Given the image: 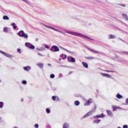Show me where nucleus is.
Returning <instances> with one entry per match:
<instances>
[{"instance_id":"f257e3e1","label":"nucleus","mask_w":128,"mask_h":128,"mask_svg":"<svg viewBox=\"0 0 128 128\" xmlns=\"http://www.w3.org/2000/svg\"><path fill=\"white\" fill-rule=\"evenodd\" d=\"M65 32L67 34H72V36H80V38H87V40H94L92 38L86 36V35H84V34L76 32H74L70 31L68 30H64Z\"/></svg>"},{"instance_id":"f03ea898","label":"nucleus","mask_w":128,"mask_h":128,"mask_svg":"<svg viewBox=\"0 0 128 128\" xmlns=\"http://www.w3.org/2000/svg\"><path fill=\"white\" fill-rule=\"evenodd\" d=\"M18 34L19 36H20L21 38H28V34L24 33V30H21L20 31Z\"/></svg>"},{"instance_id":"7ed1b4c3","label":"nucleus","mask_w":128,"mask_h":128,"mask_svg":"<svg viewBox=\"0 0 128 128\" xmlns=\"http://www.w3.org/2000/svg\"><path fill=\"white\" fill-rule=\"evenodd\" d=\"M44 26H46V28H50V30H55V32H60V34H64V32H62L61 30H59L56 29L55 28H54L53 27H52L50 26H48V25L44 24Z\"/></svg>"},{"instance_id":"20e7f679","label":"nucleus","mask_w":128,"mask_h":128,"mask_svg":"<svg viewBox=\"0 0 128 128\" xmlns=\"http://www.w3.org/2000/svg\"><path fill=\"white\" fill-rule=\"evenodd\" d=\"M50 50L51 52H60V48H58V47L56 46H52L50 49Z\"/></svg>"},{"instance_id":"39448f33","label":"nucleus","mask_w":128,"mask_h":128,"mask_svg":"<svg viewBox=\"0 0 128 128\" xmlns=\"http://www.w3.org/2000/svg\"><path fill=\"white\" fill-rule=\"evenodd\" d=\"M25 46L28 48H30V50H34L35 48L34 46L30 42H26Z\"/></svg>"},{"instance_id":"423d86ee","label":"nucleus","mask_w":128,"mask_h":128,"mask_svg":"<svg viewBox=\"0 0 128 128\" xmlns=\"http://www.w3.org/2000/svg\"><path fill=\"white\" fill-rule=\"evenodd\" d=\"M0 54H4V56H6L7 58H12V55L0 50Z\"/></svg>"},{"instance_id":"0eeeda50","label":"nucleus","mask_w":128,"mask_h":128,"mask_svg":"<svg viewBox=\"0 0 128 128\" xmlns=\"http://www.w3.org/2000/svg\"><path fill=\"white\" fill-rule=\"evenodd\" d=\"M94 112V110H91L85 114L83 118H88V116H92Z\"/></svg>"},{"instance_id":"6e6552de","label":"nucleus","mask_w":128,"mask_h":128,"mask_svg":"<svg viewBox=\"0 0 128 128\" xmlns=\"http://www.w3.org/2000/svg\"><path fill=\"white\" fill-rule=\"evenodd\" d=\"M68 62H76V59L74 58H72V56H68Z\"/></svg>"},{"instance_id":"1a4fd4ad","label":"nucleus","mask_w":128,"mask_h":128,"mask_svg":"<svg viewBox=\"0 0 128 128\" xmlns=\"http://www.w3.org/2000/svg\"><path fill=\"white\" fill-rule=\"evenodd\" d=\"M92 98H90L86 102V104L84 105L85 106H90V104H92Z\"/></svg>"},{"instance_id":"9d476101","label":"nucleus","mask_w":128,"mask_h":128,"mask_svg":"<svg viewBox=\"0 0 128 128\" xmlns=\"http://www.w3.org/2000/svg\"><path fill=\"white\" fill-rule=\"evenodd\" d=\"M116 58L118 59V60H116L118 62H124V60L118 56H116Z\"/></svg>"},{"instance_id":"9b49d317","label":"nucleus","mask_w":128,"mask_h":128,"mask_svg":"<svg viewBox=\"0 0 128 128\" xmlns=\"http://www.w3.org/2000/svg\"><path fill=\"white\" fill-rule=\"evenodd\" d=\"M86 48H88L90 50V52H94V54H100V52H98V51L94 50L92 49H90V48H88V47H86Z\"/></svg>"},{"instance_id":"f8f14e48","label":"nucleus","mask_w":128,"mask_h":128,"mask_svg":"<svg viewBox=\"0 0 128 128\" xmlns=\"http://www.w3.org/2000/svg\"><path fill=\"white\" fill-rule=\"evenodd\" d=\"M86 48H88L90 50V52H94V54H100V52H98V51L94 50L92 49H90V48H88V47H86Z\"/></svg>"},{"instance_id":"ddd939ff","label":"nucleus","mask_w":128,"mask_h":128,"mask_svg":"<svg viewBox=\"0 0 128 128\" xmlns=\"http://www.w3.org/2000/svg\"><path fill=\"white\" fill-rule=\"evenodd\" d=\"M32 68L30 66H25L24 68V70L26 72H30V70Z\"/></svg>"},{"instance_id":"4468645a","label":"nucleus","mask_w":128,"mask_h":128,"mask_svg":"<svg viewBox=\"0 0 128 128\" xmlns=\"http://www.w3.org/2000/svg\"><path fill=\"white\" fill-rule=\"evenodd\" d=\"M94 118H104V114H101L100 115H97L94 116Z\"/></svg>"},{"instance_id":"2eb2a0df","label":"nucleus","mask_w":128,"mask_h":128,"mask_svg":"<svg viewBox=\"0 0 128 128\" xmlns=\"http://www.w3.org/2000/svg\"><path fill=\"white\" fill-rule=\"evenodd\" d=\"M106 112H107L108 114L110 116H114V114H112V112H111L110 110H106Z\"/></svg>"},{"instance_id":"dca6fc26","label":"nucleus","mask_w":128,"mask_h":128,"mask_svg":"<svg viewBox=\"0 0 128 128\" xmlns=\"http://www.w3.org/2000/svg\"><path fill=\"white\" fill-rule=\"evenodd\" d=\"M116 38V36L111 34L110 35L109 38H108V40H110V38L112 39V38Z\"/></svg>"},{"instance_id":"f3484780","label":"nucleus","mask_w":128,"mask_h":128,"mask_svg":"<svg viewBox=\"0 0 128 128\" xmlns=\"http://www.w3.org/2000/svg\"><path fill=\"white\" fill-rule=\"evenodd\" d=\"M36 66H38V68H42L44 66V64L38 62V64H37Z\"/></svg>"},{"instance_id":"a211bd4d","label":"nucleus","mask_w":128,"mask_h":128,"mask_svg":"<svg viewBox=\"0 0 128 128\" xmlns=\"http://www.w3.org/2000/svg\"><path fill=\"white\" fill-rule=\"evenodd\" d=\"M52 100H60V98H58V96H52Z\"/></svg>"},{"instance_id":"6ab92c4d","label":"nucleus","mask_w":128,"mask_h":128,"mask_svg":"<svg viewBox=\"0 0 128 128\" xmlns=\"http://www.w3.org/2000/svg\"><path fill=\"white\" fill-rule=\"evenodd\" d=\"M82 64H83L84 66L86 68H88V65L86 62H82Z\"/></svg>"},{"instance_id":"aec40b11","label":"nucleus","mask_w":128,"mask_h":128,"mask_svg":"<svg viewBox=\"0 0 128 128\" xmlns=\"http://www.w3.org/2000/svg\"><path fill=\"white\" fill-rule=\"evenodd\" d=\"M69 128L68 123V122H65V123L64 124L63 128Z\"/></svg>"},{"instance_id":"412c9836","label":"nucleus","mask_w":128,"mask_h":128,"mask_svg":"<svg viewBox=\"0 0 128 128\" xmlns=\"http://www.w3.org/2000/svg\"><path fill=\"white\" fill-rule=\"evenodd\" d=\"M101 74L102 76H106L107 78H110V75L106 74L101 73Z\"/></svg>"},{"instance_id":"4be33fe9","label":"nucleus","mask_w":128,"mask_h":128,"mask_svg":"<svg viewBox=\"0 0 128 128\" xmlns=\"http://www.w3.org/2000/svg\"><path fill=\"white\" fill-rule=\"evenodd\" d=\"M122 16L124 18V20H126L128 21V16H126V14H122Z\"/></svg>"},{"instance_id":"5701e85b","label":"nucleus","mask_w":128,"mask_h":128,"mask_svg":"<svg viewBox=\"0 0 128 128\" xmlns=\"http://www.w3.org/2000/svg\"><path fill=\"white\" fill-rule=\"evenodd\" d=\"M100 120H96L93 122V124H100Z\"/></svg>"},{"instance_id":"b1692460","label":"nucleus","mask_w":128,"mask_h":128,"mask_svg":"<svg viewBox=\"0 0 128 128\" xmlns=\"http://www.w3.org/2000/svg\"><path fill=\"white\" fill-rule=\"evenodd\" d=\"M11 26H13V28L14 30H16V28H18V26H16V23H12V24H11Z\"/></svg>"},{"instance_id":"393cba45","label":"nucleus","mask_w":128,"mask_h":128,"mask_svg":"<svg viewBox=\"0 0 128 128\" xmlns=\"http://www.w3.org/2000/svg\"><path fill=\"white\" fill-rule=\"evenodd\" d=\"M64 50H65V52H69L70 54H74V52H72L71 51H70L68 50V49H66L65 48H62Z\"/></svg>"},{"instance_id":"a878e982","label":"nucleus","mask_w":128,"mask_h":128,"mask_svg":"<svg viewBox=\"0 0 128 128\" xmlns=\"http://www.w3.org/2000/svg\"><path fill=\"white\" fill-rule=\"evenodd\" d=\"M116 98H118L120 99V98H122L123 96H122L120 95V94H116Z\"/></svg>"},{"instance_id":"bb28decb","label":"nucleus","mask_w":128,"mask_h":128,"mask_svg":"<svg viewBox=\"0 0 128 128\" xmlns=\"http://www.w3.org/2000/svg\"><path fill=\"white\" fill-rule=\"evenodd\" d=\"M3 20H10V18H8V16H3Z\"/></svg>"},{"instance_id":"cd10ccee","label":"nucleus","mask_w":128,"mask_h":128,"mask_svg":"<svg viewBox=\"0 0 128 128\" xmlns=\"http://www.w3.org/2000/svg\"><path fill=\"white\" fill-rule=\"evenodd\" d=\"M86 60H94V58L92 56H88V57H86Z\"/></svg>"},{"instance_id":"c85d7f7f","label":"nucleus","mask_w":128,"mask_h":128,"mask_svg":"<svg viewBox=\"0 0 128 128\" xmlns=\"http://www.w3.org/2000/svg\"><path fill=\"white\" fill-rule=\"evenodd\" d=\"M75 106H80V102L78 100H76L74 102Z\"/></svg>"},{"instance_id":"c756f323","label":"nucleus","mask_w":128,"mask_h":128,"mask_svg":"<svg viewBox=\"0 0 128 128\" xmlns=\"http://www.w3.org/2000/svg\"><path fill=\"white\" fill-rule=\"evenodd\" d=\"M4 32H8V27H5L4 28Z\"/></svg>"},{"instance_id":"7c9ffc66","label":"nucleus","mask_w":128,"mask_h":128,"mask_svg":"<svg viewBox=\"0 0 128 128\" xmlns=\"http://www.w3.org/2000/svg\"><path fill=\"white\" fill-rule=\"evenodd\" d=\"M112 108L114 112H116V108H118V107H116V106H112Z\"/></svg>"},{"instance_id":"2f4dec72","label":"nucleus","mask_w":128,"mask_h":128,"mask_svg":"<svg viewBox=\"0 0 128 128\" xmlns=\"http://www.w3.org/2000/svg\"><path fill=\"white\" fill-rule=\"evenodd\" d=\"M22 2H26V4H30V2L28 0H21Z\"/></svg>"},{"instance_id":"473e14b6","label":"nucleus","mask_w":128,"mask_h":128,"mask_svg":"<svg viewBox=\"0 0 128 128\" xmlns=\"http://www.w3.org/2000/svg\"><path fill=\"white\" fill-rule=\"evenodd\" d=\"M104 72H114V71L110 70H104Z\"/></svg>"},{"instance_id":"72a5a7b5","label":"nucleus","mask_w":128,"mask_h":128,"mask_svg":"<svg viewBox=\"0 0 128 128\" xmlns=\"http://www.w3.org/2000/svg\"><path fill=\"white\" fill-rule=\"evenodd\" d=\"M4 106V102H0V108H2Z\"/></svg>"},{"instance_id":"f704fd0d","label":"nucleus","mask_w":128,"mask_h":128,"mask_svg":"<svg viewBox=\"0 0 128 128\" xmlns=\"http://www.w3.org/2000/svg\"><path fill=\"white\" fill-rule=\"evenodd\" d=\"M40 49L41 50V51L42 52L44 50H46V48L44 47H40Z\"/></svg>"},{"instance_id":"c9c22d12","label":"nucleus","mask_w":128,"mask_h":128,"mask_svg":"<svg viewBox=\"0 0 128 128\" xmlns=\"http://www.w3.org/2000/svg\"><path fill=\"white\" fill-rule=\"evenodd\" d=\"M46 112L47 114H50V110L49 108H46Z\"/></svg>"},{"instance_id":"e433bc0d","label":"nucleus","mask_w":128,"mask_h":128,"mask_svg":"<svg viewBox=\"0 0 128 128\" xmlns=\"http://www.w3.org/2000/svg\"><path fill=\"white\" fill-rule=\"evenodd\" d=\"M51 78H54V74H52L50 76Z\"/></svg>"},{"instance_id":"4c0bfd02","label":"nucleus","mask_w":128,"mask_h":128,"mask_svg":"<svg viewBox=\"0 0 128 128\" xmlns=\"http://www.w3.org/2000/svg\"><path fill=\"white\" fill-rule=\"evenodd\" d=\"M22 84H26V80H23Z\"/></svg>"},{"instance_id":"58836bf2","label":"nucleus","mask_w":128,"mask_h":128,"mask_svg":"<svg viewBox=\"0 0 128 128\" xmlns=\"http://www.w3.org/2000/svg\"><path fill=\"white\" fill-rule=\"evenodd\" d=\"M34 128H38V124H36L34 125Z\"/></svg>"},{"instance_id":"ea45409f","label":"nucleus","mask_w":128,"mask_h":128,"mask_svg":"<svg viewBox=\"0 0 128 128\" xmlns=\"http://www.w3.org/2000/svg\"><path fill=\"white\" fill-rule=\"evenodd\" d=\"M45 48H47V49L50 48V46H48V45H46Z\"/></svg>"},{"instance_id":"a19ab883","label":"nucleus","mask_w":128,"mask_h":128,"mask_svg":"<svg viewBox=\"0 0 128 128\" xmlns=\"http://www.w3.org/2000/svg\"><path fill=\"white\" fill-rule=\"evenodd\" d=\"M38 56H44V54H42L40 52H38Z\"/></svg>"},{"instance_id":"79ce46f5","label":"nucleus","mask_w":128,"mask_h":128,"mask_svg":"<svg viewBox=\"0 0 128 128\" xmlns=\"http://www.w3.org/2000/svg\"><path fill=\"white\" fill-rule=\"evenodd\" d=\"M119 40H122V42H126V44H128L127 42H124V40L120 38Z\"/></svg>"},{"instance_id":"37998d69","label":"nucleus","mask_w":128,"mask_h":128,"mask_svg":"<svg viewBox=\"0 0 128 128\" xmlns=\"http://www.w3.org/2000/svg\"><path fill=\"white\" fill-rule=\"evenodd\" d=\"M123 128H128V125H124Z\"/></svg>"},{"instance_id":"c03bdc74","label":"nucleus","mask_w":128,"mask_h":128,"mask_svg":"<svg viewBox=\"0 0 128 128\" xmlns=\"http://www.w3.org/2000/svg\"><path fill=\"white\" fill-rule=\"evenodd\" d=\"M37 50H38L39 52H42V50L40 48H36Z\"/></svg>"},{"instance_id":"a18cd8bd","label":"nucleus","mask_w":128,"mask_h":128,"mask_svg":"<svg viewBox=\"0 0 128 128\" xmlns=\"http://www.w3.org/2000/svg\"><path fill=\"white\" fill-rule=\"evenodd\" d=\"M20 48H18V52H19L20 54L21 52H20Z\"/></svg>"},{"instance_id":"49530a36","label":"nucleus","mask_w":128,"mask_h":128,"mask_svg":"<svg viewBox=\"0 0 128 128\" xmlns=\"http://www.w3.org/2000/svg\"><path fill=\"white\" fill-rule=\"evenodd\" d=\"M122 54H128V52H124Z\"/></svg>"},{"instance_id":"de8ad7c7","label":"nucleus","mask_w":128,"mask_h":128,"mask_svg":"<svg viewBox=\"0 0 128 128\" xmlns=\"http://www.w3.org/2000/svg\"><path fill=\"white\" fill-rule=\"evenodd\" d=\"M121 6H124V8L126 7V4H120Z\"/></svg>"},{"instance_id":"09e8293b","label":"nucleus","mask_w":128,"mask_h":128,"mask_svg":"<svg viewBox=\"0 0 128 128\" xmlns=\"http://www.w3.org/2000/svg\"><path fill=\"white\" fill-rule=\"evenodd\" d=\"M49 66H52V64H48Z\"/></svg>"},{"instance_id":"8fccbe9b","label":"nucleus","mask_w":128,"mask_h":128,"mask_svg":"<svg viewBox=\"0 0 128 128\" xmlns=\"http://www.w3.org/2000/svg\"><path fill=\"white\" fill-rule=\"evenodd\" d=\"M126 104H128V98H127V99L126 100Z\"/></svg>"},{"instance_id":"3c124183","label":"nucleus","mask_w":128,"mask_h":128,"mask_svg":"<svg viewBox=\"0 0 128 128\" xmlns=\"http://www.w3.org/2000/svg\"><path fill=\"white\" fill-rule=\"evenodd\" d=\"M36 42H38V38H36Z\"/></svg>"},{"instance_id":"603ef678","label":"nucleus","mask_w":128,"mask_h":128,"mask_svg":"<svg viewBox=\"0 0 128 128\" xmlns=\"http://www.w3.org/2000/svg\"><path fill=\"white\" fill-rule=\"evenodd\" d=\"M66 56H67L65 54V55H64V58H66Z\"/></svg>"},{"instance_id":"864d4df0","label":"nucleus","mask_w":128,"mask_h":128,"mask_svg":"<svg viewBox=\"0 0 128 128\" xmlns=\"http://www.w3.org/2000/svg\"><path fill=\"white\" fill-rule=\"evenodd\" d=\"M60 56H62V57L64 56V54H61Z\"/></svg>"},{"instance_id":"5fc2aeb1","label":"nucleus","mask_w":128,"mask_h":128,"mask_svg":"<svg viewBox=\"0 0 128 128\" xmlns=\"http://www.w3.org/2000/svg\"><path fill=\"white\" fill-rule=\"evenodd\" d=\"M22 102H24V98L22 99Z\"/></svg>"},{"instance_id":"6e6d98bb","label":"nucleus","mask_w":128,"mask_h":128,"mask_svg":"<svg viewBox=\"0 0 128 128\" xmlns=\"http://www.w3.org/2000/svg\"><path fill=\"white\" fill-rule=\"evenodd\" d=\"M59 60H62L60 58L59 59Z\"/></svg>"},{"instance_id":"4d7b16f0","label":"nucleus","mask_w":128,"mask_h":128,"mask_svg":"<svg viewBox=\"0 0 128 128\" xmlns=\"http://www.w3.org/2000/svg\"><path fill=\"white\" fill-rule=\"evenodd\" d=\"M118 128H120V127H118Z\"/></svg>"},{"instance_id":"13d9d810","label":"nucleus","mask_w":128,"mask_h":128,"mask_svg":"<svg viewBox=\"0 0 128 128\" xmlns=\"http://www.w3.org/2000/svg\"><path fill=\"white\" fill-rule=\"evenodd\" d=\"M63 58V60H64V58Z\"/></svg>"},{"instance_id":"bf43d9fd","label":"nucleus","mask_w":128,"mask_h":128,"mask_svg":"<svg viewBox=\"0 0 128 128\" xmlns=\"http://www.w3.org/2000/svg\"><path fill=\"white\" fill-rule=\"evenodd\" d=\"M14 128H16V127H14Z\"/></svg>"},{"instance_id":"052dcab7","label":"nucleus","mask_w":128,"mask_h":128,"mask_svg":"<svg viewBox=\"0 0 128 128\" xmlns=\"http://www.w3.org/2000/svg\"><path fill=\"white\" fill-rule=\"evenodd\" d=\"M0 82H1V80H0Z\"/></svg>"}]
</instances>
